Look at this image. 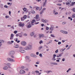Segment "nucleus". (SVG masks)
Wrapping results in <instances>:
<instances>
[{
	"mask_svg": "<svg viewBox=\"0 0 75 75\" xmlns=\"http://www.w3.org/2000/svg\"><path fill=\"white\" fill-rule=\"evenodd\" d=\"M3 4H1L0 5V7H1V8H3Z\"/></svg>",
	"mask_w": 75,
	"mask_h": 75,
	"instance_id": "58836bf2",
	"label": "nucleus"
},
{
	"mask_svg": "<svg viewBox=\"0 0 75 75\" xmlns=\"http://www.w3.org/2000/svg\"><path fill=\"white\" fill-rule=\"evenodd\" d=\"M5 18H9V16H5Z\"/></svg>",
	"mask_w": 75,
	"mask_h": 75,
	"instance_id": "8fccbe9b",
	"label": "nucleus"
},
{
	"mask_svg": "<svg viewBox=\"0 0 75 75\" xmlns=\"http://www.w3.org/2000/svg\"><path fill=\"white\" fill-rule=\"evenodd\" d=\"M13 38L11 37H10V40H13Z\"/></svg>",
	"mask_w": 75,
	"mask_h": 75,
	"instance_id": "69168bd1",
	"label": "nucleus"
},
{
	"mask_svg": "<svg viewBox=\"0 0 75 75\" xmlns=\"http://www.w3.org/2000/svg\"><path fill=\"white\" fill-rule=\"evenodd\" d=\"M21 21H24V19L23 18H21Z\"/></svg>",
	"mask_w": 75,
	"mask_h": 75,
	"instance_id": "a18cd8bd",
	"label": "nucleus"
},
{
	"mask_svg": "<svg viewBox=\"0 0 75 75\" xmlns=\"http://www.w3.org/2000/svg\"><path fill=\"white\" fill-rule=\"evenodd\" d=\"M2 42H4V41L3 40H0V44H1Z\"/></svg>",
	"mask_w": 75,
	"mask_h": 75,
	"instance_id": "4be33fe9",
	"label": "nucleus"
},
{
	"mask_svg": "<svg viewBox=\"0 0 75 75\" xmlns=\"http://www.w3.org/2000/svg\"><path fill=\"white\" fill-rule=\"evenodd\" d=\"M35 73L36 74H39V71L36 70L35 71Z\"/></svg>",
	"mask_w": 75,
	"mask_h": 75,
	"instance_id": "f704fd0d",
	"label": "nucleus"
},
{
	"mask_svg": "<svg viewBox=\"0 0 75 75\" xmlns=\"http://www.w3.org/2000/svg\"><path fill=\"white\" fill-rule=\"evenodd\" d=\"M7 66H8V68H11L10 66L11 65V64L10 63H7L6 64Z\"/></svg>",
	"mask_w": 75,
	"mask_h": 75,
	"instance_id": "2eb2a0df",
	"label": "nucleus"
},
{
	"mask_svg": "<svg viewBox=\"0 0 75 75\" xmlns=\"http://www.w3.org/2000/svg\"><path fill=\"white\" fill-rule=\"evenodd\" d=\"M63 34H68V32L66 31H64L63 32Z\"/></svg>",
	"mask_w": 75,
	"mask_h": 75,
	"instance_id": "cd10ccee",
	"label": "nucleus"
},
{
	"mask_svg": "<svg viewBox=\"0 0 75 75\" xmlns=\"http://www.w3.org/2000/svg\"><path fill=\"white\" fill-rule=\"evenodd\" d=\"M67 24L66 22H64L62 23V24H63V25H64V24Z\"/></svg>",
	"mask_w": 75,
	"mask_h": 75,
	"instance_id": "72a5a7b5",
	"label": "nucleus"
},
{
	"mask_svg": "<svg viewBox=\"0 0 75 75\" xmlns=\"http://www.w3.org/2000/svg\"><path fill=\"white\" fill-rule=\"evenodd\" d=\"M17 31H15L14 32V34H17Z\"/></svg>",
	"mask_w": 75,
	"mask_h": 75,
	"instance_id": "6e6d98bb",
	"label": "nucleus"
},
{
	"mask_svg": "<svg viewBox=\"0 0 75 75\" xmlns=\"http://www.w3.org/2000/svg\"><path fill=\"white\" fill-rule=\"evenodd\" d=\"M51 64H52L53 65H58V64L56 63L55 62H51Z\"/></svg>",
	"mask_w": 75,
	"mask_h": 75,
	"instance_id": "aec40b11",
	"label": "nucleus"
},
{
	"mask_svg": "<svg viewBox=\"0 0 75 75\" xmlns=\"http://www.w3.org/2000/svg\"><path fill=\"white\" fill-rule=\"evenodd\" d=\"M19 49H20V50H23L24 49L23 47H19Z\"/></svg>",
	"mask_w": 75,
	"mask_h": 75,
	"instance_id": "2f4dec72",
	"label": "nucleus"
},
{
	"mask_svg": "<svg viewBox=\"0 0 75 75\" xmlns=\"http://www.w3.org/2000/svg\"><path fill=\"white\" fill-rule=\"evenodd\" d=\"M23 36H27V34H26V33H25L24 34H23Z\"/></svg>",
	"mask_w": 75,
	"mask_h": 75,
	"instance_id": "c03bdc74",
	"label": "nucleus"
},
{
	"mask_svg": "<svg viewBox=\"0 0 75 75\" xmlns=\"http://www.w3.org/2000/svg\"><path fill=\"white\" fill-rule=\"evenodd\" d=\"M14 37V34H11V37Z\"/></svg>",
	"mask_w": 75,
	"mask_h": 75,
	"instance_id": "c9c22d12",
	"label": "nucleus"
},
{
	"mask_svg": "<svg viewBox=\"0 0 75 75\" xmlns=\"http://www.w3.org/2000/svg\"><path fill=\"white\" fill-rule=\"evenodd\" d=\"M50 36L51 37H52V38H55V36H54V34H51L50 35Z\"/></svg>",
	"mask_w": 75,
	"mask_h": 75,
	"instance_id": "5701e85b",
	"label": "nucleus"
},
{
	"mask_svg": "<svg viewBox=\"0 0 75 75\" xmlns=\"http://www.w3.org/2000/svg\"><path fill=\"white\" fill-rule=\"evenodd\" d=\"M54 26H53V25H51V28H50V30H51L52 31L54 30Z\"/></svg>",
	"mask_w": 75,
	"mask_h": 75,
	"instance_id": "423d86ee",
	"label": "nucleus"
},
{
	"mask_svg": "<svg viewBox=\"0 0 75 75\" xmlns=\"http://www.w3.org/2000/svg\"><path fill=\"white\" fill-rule=\"evenodd\" d=\"M69 71H71V69L70 68H69L68 70L67 71V72L68 73Z\"/></svg>",
	"mask_w": 75,
	"mask_h": 75,
	"instance_id": "c756f323",
	"label": "nucleus"
},
{
	"mask_svg": "<svg viewBox=\"0 0 75 75\" xmlns=\"http://www.w3.org/2000/svg\"><path fill=\"white\" fill-rule=\"evenodd\" d=\"M57 4V6H61L62 5L61 4Z\"/></svg>",
	"mask_w": 75,
	"mask_h": 75,
	"instance_id": "603ef678",
	"label": "nucleus"
},
{
	"mask_svg": "<svg viewBox=\"0 0 75 75\" xmlns=\"http://www.w3.org/2000/svg\"><path fill=\"white\" fill-rule=\"evenodd\" d=\"M7 43L8 44H12L10 41H8V42Z\"/></svg>",
	"mask_w": 75,
	"mask_h": 75,
	"instance_id": "e433bc0d",
	"label": "nucleus"
},
{
	"mask_svg": "<svg viewBox=\"0 0 75 75\" xmlns=\"http://www.w3.org/2000/svg\"><path fill=\"white\" fill-rule=\"evenodd\" d=\"M46 10V8H44L43 9L42 11H44V10Z\"/></svg>",
	"mask_w": 75,
	"mask_h": 75,
	"instance_id": "0e129e2a",
	"label": "nucleus"
},
{
	"mask_svg": "<svg viewBox=\"0 0 75 75\" xmlns=\"http://www.w3.org/2000/svg\"><path fill=\"white\" fill-rule=\"evenodd\" d=\"M68 2H69L70 3H73V2H74V0H69L68 1Z\"/></svg>",
	"mask_w": 75,
	"mask_h": 75,
	"instance_id": "a211bd4d",
	"label": "nucleus"
},
{
	"mask_svg": "<svg viewBox=\"0 0 75 75\" xmlns=\"http://www.w3.org/2000/svg\"><path fill=\"white\" fill-rule=\"evenodd\" d=\"M72 10L74 12H75V8H73Z\"/></svg>",
	"mask_w": 75,
	"mask_h": 75,
	"instance_id": "774afa93",
	"label": "nucleus"
},
{
	"mask_svg": "<svg viewBox=\"0 0 75 75\" xmlns=\"http://www.w3.org/2000/svg\"><path fill=\"white\" fill-rule=\"evenodd\" d=\"M42 46H40L39 47L38 50H40L41 49H42Z\"/></svg>",
	"mask_w": 75,
	"mask_h": 75,
	"instance_id": "b1692460",
	"label": "nucleus"
},
{
	"mask_svg": "<svg viewBox=\"0 0 75 75\" xmlns=\"http://www.w3.org/2000/svg\"><path fill=\"white\" fill-rule=\"evenodd\" d=\"M56 11L55 10H54L53 11V14H55V13H56Z\"/></svg>",
	"mask_w": 75,
	"mask_h": 75,
	"instance_id": "5fc2aeb1",
	"label": "nucleus"
},
{
	"mask_svg": "<svg viewBox=\"0 0 75 75\" xmlns=\"http://www.w3.org/2000/svg\"><path fill=\"white\" fill-rule=\"evenodd\" d=\"M47 0H45V2L43 3V7H44L46 6L47 4Z\"/></svg>",
	"mask_w": 75,
	"mask_h": 75,
	"instance_id": "9d476101",
	"label": "nucleus"
},
{
	"mask_svg": "<svg viewBox=\"0 0 75 75\" xmlns=\"http://www.w3.org/2000/svg\"><path fill=\"white\" fill-rule=\"evenodd\" d=\"M63 53L64 52H62L61 54H58L57 56V57H62V55Z\"/></svg>",
	"mask_w": 75,
	"mask_h": 75,
	"instance_id": "f8f14e48",
	"label": "nucleus"
},
{
	"mask_svg": "<svg viewBox=\"0 0 75 75\" xmlns=\"http://www.w3.org/2000/svg\"><path fill=\"white\" fill-rule=\"evenodd\" d=\"M36 20L37 21H38L40 20V19L39 18V15L37 14L36 15L35 17Z\"/></svg>",
	"mask_w": 75,
	"mask_h": 75,
	"instance_id": "7ed1b4c3",
	"label": "nucleus"
},
{
	"mask_svg": "<svg viewBox=\"0 0 75 75\" xmlns=\"http://www.w3.org/2000/svg\"><path fill=\"white\" fill-rule=\"evenodd\" d=\"M44 11H43L42 10L40 12V14H42V13H44Z\"/></svg>",
	"mask_w": 75,
	"mask_h": 75,
	"instance_id": "7c9ffc66",
	"label": "nucleus"
},
{
	"mask_svg": "<svg viewBox=\"0 0 75 75\" xmlns=\"http://www.w3.org/2000/svg\"><path fill=\"white\" fill-rule=\"evenodd\" d=\"M21 44L23 46H25V45H27V43L24 41L21 42Z\"/></svg>",
	"mask_w": 75,
	"mask_h": 75,
	"instance_id": "39448f33",
	"label": "nucleus"
},
{
	"mask_svg": "<svg viewBox=\"0 0 75 75\" xmlns=\"http://www.w3.org/2000/svg\"><path fill=\"white\" fill-rule=\"evenodd\" d=\"M51 42H52V40H50V41H49V44H51Z\"/></svg>",
	"mask_w": 75,
	"mask_h": 75,
	"instance_id": "bf43d9fd",
	"label": "nucleus"
},
{
	"mask_svg": "<svg viewBox=\"0 0 75 75\" xmlns=\"http://www.w3.org/2000/svg\"><path fill=\"white\" fill-rule=\"evenodd\" d=\"M23 18L24 19H26L27 18V16L25 15L23 17Z\"/></svg>",
	"mask_w": 75,
	"mask_h": 75,
	"instance_id": "c85d7f7f",
	"label": "nucleus"
},
{
	"mask_svg": "<svg viewBox=\"0 0 75 75\" xmlns=\"http://www.w3.org/2000/svg\"><path fill=\"white\" fill-rule=\"evenodd\" d=\"M74 6V4L72 2L71 4H70V6Z\"/></svg>",
	"mask_w": 75,
	"mask_h": 75,
	"instance_id": "4d7b16f0",
	"label": "nucleus"
},
{
	"mask_svg": "<svg viewBox=\"0 0 75 75\" xmlns=\"http://www.w3.org/2000/svg\"><path fill=\"white\" fill-rule=\"evenodd\" d=\"M29 23H28L26 25L27 28H30L31 27V24H29Z\"/></svg>",
	"mask_w": 75,
	"mask_h": 75,
	"instance_id": "0eeeda50",
	"label": "nucleus"
},
{
	"mask_svg": "<svg viewBox=\"0 0 75 75\" xmlns=\"http://www.w3.org/2000/svg\"><path fill=\"white\" fill-rule=\"evenodd\" d=\"M25 50H27V51H28L32 49V46L31 45H29L27 46H26L25 48H24Z\"/></svg>",
	"mask_w": 75,
	"mask_h": 75,
	"instance_id": "f257e3e1",
	"label": "nucleus"
},
{
	"mask_svg": "<svg viewBox=\"0 0 75 75\" xmlns=\"http://www.w3.org/2000/svg\"><path fill=\"white\" fill-rule=\"evenodd\" d=\"M46 30H48V29H49V28L48 27H46Z\"/></svg>",
	"mask_w": 75,
	"mask_h": 75,
	"instance_id": "680f3d73",
	"label": "nucleus"
},
{
	"mask_svg": "<svg viewBox=\"0 0 75 75\" xmlns=\"http://www.w3.org/2000/svg\"><path fill=\"white\" fill-rule=\"evenodd\" d=\"M7 68H8V67L7 66H4L3 67V69H4V70H6L7 69Z\"/></svg>",
	"mask_w": 75,
	"mask_h": 75,
	"instance_id": "6ab92c4d",
	"label": "nucleus"
},
{
	"mask_svg": "<svg viewBox=\"0 0 75 75\" xmlns=\"http://www.w3.org/2000/svg\"><path fill=\"white\" fill-rule=\"evenodd\" d=\"M39 55L40 57H41V58H42V54L40 53L39 54Z\"/></svg>",
	"mask_w": 75,
	"mask_h": 75,
	"instance_id": "ea45409f",
	"label": "nucleus"
},
{
	"mask_svg": "<svg viewBox=\"0 0 75 75\" xmlns=\"http://www.w3.org/2000/svg\"><path fill=\"white\" fill-rule=\"evenodd\" d=\"M20 73L21 74H24V73H25V71L23 70H21L20 71Z\"/></svg>",
	"mask_w": 75,
	"mask_h": 75,
	"instance_id": "ddd939ff",
	"label": "nucleus"
},
{
	"mask_svg": "<svg viewBox=\"0 0 75 75\" xmlns=\"http://www.w3.org/2000/svg\"><path fill=\"white\" fill-rule=\"evenodd\" d=\"M31 13L32 14H34L35 13V12L34 11H31Z\"/></svg>",
	"mask_w": 75,
	"mask_h": 75,
	"instance_id": "bb28decb",
	"label": "nucleus"
},
{
	"mask_svg": "<svg viewBox=\"0 0 75 75\" xmlns=\"http://www.w3.org/2000/svg\"><path fill=\"white\" fill-rule=\"evenodd\" d=\"M41 34H39V38H41Z\"/></svg>",
	"mask_w": 75,
	"mask_h": 75,
	"instance_id": "338daca9",
	"label": "nucleus"
},
{
	"mask_svg": "<svg viewBox=\"0 0 75 75\" xmlns=\"http://www.w3.org/2000/svg\"><path fill=\"white\" fill-rule=\"evenodd\" d=\"M31 57H34V58H37V56L36 55H35L34 53H32L30 54Z\"/></svg>",
	"mask_w": 75,
	"mask_h": 75,
	"instance_id": "1a4fd4ad",
	"label": "nucleus"
},
{
	"mask_svg": "<svg viewBox=\"0 0 75 75\" xmlns=\"http://www.w3.org/2000/svg\"><path fill=\"white\" fill-rule=\"evenodd\" d=\"M64 51V49H62L60 50L61 52H63Z\"/></svg>",
	"mask_w": 75,
	"mask_h": 75,
	"instance_id": "49530a36",
	"label": "nucleus"
},
{
	"mask_svg": "<svg viewBox=\"0 0 75 75\" xmlns=\"http://www.w3.org/2000/svg\"><path fill=\"white\" fill-rule=\"evenodd\" d=\"M19 47V45H16L14 46V48H18Z\"/></svg>",
	"mask_w": 75,
	"mask_h": 75,
	"instance_id": "f3484780",
	"label": "nucleus"
},
{
	"mask_svg": "<svg viewBox=\"0 0 75 75\" xmlns=\"http://www.w3.org/2000/svg\"><path fill=\"white\" fill-rule=\"evenodd\" d=\"M57 59H54V58H52V61H55Z\"/></svg>",
	"mask_w": 75,
	"mask_h": 75,
	"instance_id": "3c124183",
	"label": "nucleus"
},
{
	"mask_svg": "<svg viewBox=\"0 0 75 75\" xmlns=\"http://www.w3.org/2000/svg\"><path fill=\"white\" fill-rule=\"evenodd\" d=\"M34 35V32H32L30 33V35L31 37H33Z\"/></svg>",
	"mask_w": 75,
	"mask_h": 75,
	"instance_id": "dca6fc26",
	"label": "nucleus"
},
{
	"mask_svg": "<svg viewBox=\"0 0 75 75\" xmlns=\"http://www.w3.org/2000/svg\"><path fill=\"white\" fill-rule=\"evenodd\" d=\"M48 21L46 20H45V23H48Z\"/></svg>",
	"mask_w": 75,
	"mask_h": 75,
	"instance_id": "79ce46f5",
	"label": "nucleus"
},
{
	"mask_svg": "<svg viewBox=\"0 0 75 75\" xmlns=\"http://www.w3.org/2000/svg\"><path fill=\"white\" fill-rule=\"evenodd\" d=\"M7 60L8 61H11V62H15V60L13 59H11V58L9 57H8L7 58Z\"/></svg>",
	"mask_w": 75,
	"mask_h": 75,
	"instance_id": "f03ea898",
	"label": "nucleus"
},
{
	"mask_svg": "<svg viewBox=\"0 0 75 75\" xmlns=\"http://www.w3.org/2000/svg\"><path fill=\"white\" fill-rule=\"evenodd\" d=\"M41 43H42V41L40 40L39 42V44H41Z\"/></svg>",
	"mask_w": 75,
	"mask_h": 75,
	"instance_id": "de8ad7c7",
	"label": "nucleus"
},
{
	"mask_svg": "<svg viewBox=\"0 0 75 75\" xmlns=\"http://www.w3.org/2000/svg\"><path fill=\"white\" fill-rule=\"evenodd\" d=\"M61 44V42H58V45H60Z\"/></svg>",
	"mask_w": 75,
	"mask_h": 75,
	"instance_id": "052dcab7",
	"label": "nucleus"
},
{
	"mask_svg": "<svg viewBox=\"0 0 75 75\" xmlns=\"http://www.w3.org/2000/svg\"><path fill=\"white\" fill-rule=\"evenodd\" d=\"M46 72L47 74H49V73H52V71L51 70H47L46 71Z\"/></svg>",
	"mask_w": 75,
	"mask_h": 75,
	"instance_id": "4468645a",
	"label": "nucleus"
},
{
	"mask_svg": "<svg viewBox=\"0 0 75 75\" xmlns=\"http://www.w3.org/2000/svg\"><path fill=\"white\" fill-rule=\"evenodd\" d=\"M41 37L43 38L44 37V35H41Z\"/></svg>",
	"mask_w": 75,
	"mask_h": 75,
	"instance_id": "09e8293b",
	"label": "nucleus"
},
{
	"mask_svg": "<svg viewBox=\"0 0 75 75\" xmlns=\"http://www.w3.org/2000/svg\"><path fill=\"white\" fill-rule=\"evenodd\" d=\"M36 8L37 9V10H38V9H39V7L36 6Z\"/></svg>",
	"mask_w": 75,
	"mask_h": 75,
	"instance_id": "e2e57ef3",
	"label": "nucleus"
},
{
	"mask_svg": "<svg viewBox=\"0 0 75 75\" xmlns=\"http://www.w3.org/2000/svg\"><path fill=\"white\" fill-rule=\"evenodd\" d=\"M19 27H23L24 25V23H22L21 22H19Z\"/></svg>",
	"mask_w": 75,
	"mask_h": 75,
	"instance_id": "20e7f679",
	"label": "nucleus"
},
{
	"mask_svg": "<svg viewBox=\"0 0 75 75\" xmlns=\"http://www.w3.org/2000/svg\"><path fill=\"white\" fill-rule=\"evenodd\" d=\"M57 57V55H56L55 54H54L53 55V57L52 58L55 59V57Z\"/></svg>",
	"mask_w": 75,
	"mask_h": 75,
	"instance_id": "a878e982",
	"label": "nucleus"
},
{
	"mask_svg": "<svg viewBox=\"0 0 75 75\" xmlns=\"http://www.w3.org/2000/svg\"><path fill=\"white\" fill-rule=\"evenodd\" d=\"M14 51H12L10 52L9 53V55H14Z\"/></svg>",
	"mask_w": 75,
	"mask_h": 75,
	"instance_id": "6e6552de",
	"label": "nucleus"
},
{
	"mask_svg": "<svg viewBox=\"0 0 75 75\" xmlns=\"http://www.w3.org/2000/svg\"><path fill=\"white\" fill-rule=\"evenodd\" d=\"M19 37H23V34L21 33H19Z\"/></svg>",
	"mask_w": 75,
	"mask_h": 75,
	"instance_id": "412c9836",
	"label": "nucleus"
},
{
	"mask_svg": "<svg viewBox=\"0 0 75 75\" xmlns=\"http://www.w3.org/2000/svg\"><path fill=\"white\" fill-rule=\"evenodd\" d=\"M42 22H43V23H45V20H44V19H42Z\"/></svg>",
	"mask_w": 75,
	"mask_h": 75,
	"instance_id": "13d9d810",
	"label": "nucleus"
},
{
	"mask_svg": "<svg viewBox=\"0 0 75 75\" xmlns=\"http://www.w3.org/2000/svg\"><path fill=\"white\" fill-rule=\"evenodd\" d=\"M19 52H21V53H24V52H25V51L24 50H19Z\"/></svg>",
	"mask_w": 75,
	"mask_h": 75,
	"instance_id": "9b49d317",
	"label": "nucleus"
},
{
	"mask_svg": "<svg viewBox=\"0 0 75 75\" xmlns=\"http://www.w3.org/2000/svg\"><path fill=\"white\" fill-rule=\"evenodd\" d=\"M25 58L26 59H30V57H29L28 56H26L25 57Z\"/></svg>",
	"mask_w": 75,
	"mask_h": 75,
	"instance_id": "473e14b6",
	"label": "nucleus"
},
{
	"mask_svg": "<svg viewBox=\"0 0 75 75\" xmlns=\"http://www.w3.org/2000/svg\"><path fill=\"white\" fill-rule=\"evenodd\" d=\"M35 20H33L31 22L32 23H35Z\"/></svg>",
	"mask_w": 75,
	"mask_h": 75,
	"instance_id": "37998d69",
	"label": "nucleus"
},
{
	"mask_svg": "<svg viewBox=\"0 0 75 75\" xmlns=\"http://www.w3.org/2000/svg\"><path fill=\"white\" fill-rule=\"evenodd\" d=\"M72 18H75V14L74 13H73L72 16Z\"/></svg>",
	"mask_w": 75,
	"mask_h": 75,
	"instance_id": "393cba45",
	"label": "nucleus"
},
{
	"mask_svg": "<svg viewBox=\"0 0 75 75\" xmlns=\"http://www.w3.org/2000/svg\"><path fill=\"white\" fill-rule=\"evenodd\" d=\"M66 5H68L69 4H70V2H67L66 3Z\"/></svg>",
	"mask_w": 75,
	"mask_h": 75,
	"instance_id": "a19ab883",
	"label": "nucleus"
},
{
	"mask_svg": "<svg viewBox=\"0 0 75 75\" xmlns=\"http://www.w3.org/2000/svg\"><path fill=\"white\" fill-rule=\"evenodd\" d=\"M58 50L57 49V50L55 51V53H58Z\"/></svg>",
	"mask_w": 75,
	"mask_h": 75,
	"instance_id": "864d4df0",
	"label": "nucleus"
},
{
	"mask_svg": "<svg viewBox=\"0 0 75 75\" xmlns=\"http://www.w3.org/2000/svg\"><path fill=\"white\" fill-rule=\"evenodd\" d=\"M23 10L24 11H26V10H27V8H24Z\"/></svg>",
	"mask_w": 75,
	"mask_h": 75,
	"instance_id": "4c0bfd02",
	"label": "nucleus"
}]
</instances>
